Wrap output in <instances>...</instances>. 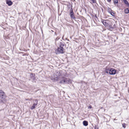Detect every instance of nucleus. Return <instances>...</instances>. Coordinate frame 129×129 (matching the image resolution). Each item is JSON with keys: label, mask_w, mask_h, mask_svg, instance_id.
<instances>
[{"label": "nucleus", "mask_w": 129, "mask_h": 129, "mask_svg": "<svg viewBox=\"0 0 129 129\" xmlns=\"http://www.w3.org/2000/svg\"><path fill=\"white\" fill-rule=\"evenodd\" d=\"M62 71H56L55 75H54L52 77L51 79L54 81H59V83L61 84L64 83V75L63 76L62 75Z\"/></svg>", "instance_id": "f257e3e1"}, {"label": "nucleus", "mask_w": 129, "mask_h": 129, "mask_svg": "<svg viewBox=\"0 0 129 129\" xmlns=\"http://www.w3.org/2000/svg\"><path fill=\"white\" fill-rule=\"evenodd\" d=\"M64 45L62 42H60V45L59 47H58L55 51L56 54L63 53H64L63 51V46Z\"/></svg>", "instance_id": "f03ea898"}, {"label": "nucleus", "mask_w": 129, "mask_h": 129, "mask_svg": "<svg viewBox=\"0 0 129 129\" xmlns=\"http://www.w3.org/2000/svg\"><path fill=\"white\" fill-rule=\"evenodd\" d=\"M6 96L4 92L2 90H0V99L4 102Z\"/></svg>", "instance_id": "7ed1b4c3"}, {"label": "nucleus", "mask_w": 129, "mask_h": 129, "mask_svg": "<svg viewBox=\"0 0 129 129\" xmlns=\"http://www.w3.org/2000/svg\"><path fill=\"white\" fill-rule=\"evenodd\" d=\"M116 70L113 69L111 68L110 69L109 74L111 75H115L116 73Z\"/></svg>", "instance_id": "20e7f679"}, {"label": "nucleus", "mask_w": 129, "mask_h": 129, "mask_svg": "<svg viewBox=\"0 0 129 129\" xmlns=\"http://www.w3.org/2000/svg\"><path fill=\"white\" fill-rule=\"evenodd\" d=\"M35 74L30 73V77L31 79H32L33 82L35 81L36 79L35 78Z\"/></svg>", "instance_id": "39448f33"}, {"label": "nucleus", "mask_w": 129, "mask_h": 129, "mask_svg": "<svg viewBox=\"0 0 129 129\" xmlns=\"http://www.w3.org/2000/svg\"><path fill=\"white\" fill-rule=\"evenodd\" d=\"M70 15L71 18L73 19H75V18L74 15V13L73 12V11L72 9L71 8L70 11Z\"/></svg>", "instance_id": "423d86ee"}, {"label": "nucleus", "mask_w": 129, "mask_h": 129, "mask_svg": "<svg viewBox=\"0 0 129 129\" xmlns=\"http://www.w3.org/2000/svg\"><path fill=\"white\" fill-rule=\"evenodd\" d=\"M109 21L108 20H103L102 21V23L105 26H106L108 25Z\"/></svg>", "instance_id": "0eeeda50"}, {"label": "nucleus", "mask_w": 129, "mask_h": 129, "mask_svg": "<svg viewBox=\"0 0 129 129\" xmlns=\"http://www.w3.org/2000/svg\"><path fill=\"white\" fill-rule=\"evenodd\" d=\"M6 3L9 6H11L13 3L10 0H6Z\"/></svg>", "instance_id": "6e6552de"}, {"label": "nucleus", "mask_w": 129, "mask_h": 129, "mask_svg": "<svg viewBox=\"0 0 129 129\" xmlns=\"http://www.w3.org/2000/svg\"><path fill=\"white\" fill-rule=\"evenodd\" d=\"M33 102L34 104H35L36 105H37L38 103V100L37 99H33Z\"/></svg>", "instance_id": "1a4fd4ad"}, {"label": "nucleus", "mask_w": 129, "mask_h": 129, "mask_svg": "<svg viewBox=\"0 0 129 129\" xmlns=\"http://www.w3.org/2000/svg\"><path fill=\"white\" fill-rule=\"evenodd\" d=\"M37 106V105H36L35 104H33L32 106L30 107V109L31 110H33L36 108L35 106Z\"/></svg>", "instance_id": "9d476101"}, {"label": "nucleus", "mask_w": 129, "mask_h": 129, "mask_svg": "<svg viewBox=\"0 0 129 129\" xmlns=\"http://www.w3.org/2000/svg\"><path fill=\"white\" fill-rule=\"evenodd\" d=\"M83 124L85 126H87L88 125V122L86 121H84L83 122Z\"/></svg>", "instance_id": "9b49d317"}, {"label": "nucleus", "mask_w": 129, "mask_h": 129, "mask_svg": "<svg viewBox=\"0 0 129 129\" xmlns=\"http://www.w3.org/2000/svg\"><path fill=\"white\" fill-rule=\"evenodd\" d=\"M66 82L69 83H72L71 81L70 80H67V79H65V82Z\"/></svg>", "instance_id": "f8f14e48"}, {"label": "nucleus", "mask_w": 129, "mask_h": 129, "mask_svg": "<svg viewBox=\"0 0 129 129\" xmlns=\"http://www.w3.org/2000/svg\"><path fill=\"white\" fill-rule=\"evenodd\" d=\"M110 69L108 68H106L105 70V72L107 73H109Z\"/></svg>", "instance_id": "ddd939ff"}, {"label": "nucleus", "mask_w": 129, "mask_h": 129, "mask_svg": "<svg viewBox=\"0 0 129 129\" xmlns=\"http://www.w3.org/2000/svg\"><path fill=\"white\" fill-rule=\"evenodd\" d=\"M125 13L127 14L129 13V10L128 9H126L125 10Z\"/></svg>", "instance_id": "4468645a"}, {"label": "nucleus", "mask_w": 129, "mask_h": 129, "mask_svg": "<svg viewBox=\"0 0 129 129\" xmlns=\"http://www.w3.org/2000/svg\"><path fill=\"white\" fill-rule=\"evenodd\" d=\"M110 13L112 16H114L115 15L114 13L113 12V11L111 12Z\"/></svg>", "instance_id": "2eb2a0df"}, {"label": "nucleus", "mask_w": 129, "mask_h": 129, "mask_svg": "<svg viewBox=\"0 0 129 129\" xmlns=\"http://www.w3.org/2000/svg\"><path fill=\"white\" fill-rule=\"evenodd\" d=\"M5 103V102L3 101V100L0 99V104H2V103Z\"/></svg>", "instance_id": "dca6fc26"}, {"label": "nucleus", "mask_w": 129, "mask_h": 129, "mask_svg": "<svg viewBox=\"0 0 129 129\" xmlns=\"http://www.w3.org/2000/svg\"><path fill=\"white\" fill-rule=\"evenodd\" d=\"M124 3L126 5H128V2L126 0H124Z\"/></svg>", "instance_id": "f3484780"}, {"label": "nucleus", "mask_w": 129, "mask_h": 129, "mask_svg": "<svg viewBox=\"0 0 129 129\" xmlns=\"http://www.w3.org/2000/svg\"><path fill=\"white\" fill-rule=\"evenodd\" d=\"M108 11L110 13L112 11L111 9L109 8H108Z\"/></svg>", "instance_id": "a211bd4d"}, {"label": "nucleus", "mask_w": 129, "mask_h": 129, "mask_svg": "<svg viewBox=\"0 0 129 129\" xmlns=\"http://www.w3.org/2000/svg\"><path fill=\"white\" fill-rule=\"evenodd\" d=\"M115 4H117L118 3V1L117 0H115L114 2Z\"/></svg>", "instance_id": "6ab92c4d"}, {"label": "nucleus", "mask_w": 129, "mask_h": 129, "mask_svg": "<svg viewBox=\"0 0 129 129\" xmlns=\"http://www.w3.org/2000/svg\"><path fill=\"white\" fill-rule=\"evenodd\" d=\"M122 126L123 127L125 128L126 127L125 123H123L122 124Z\"/></svg>", "instance_id": "aec40b11"}, {"label": "nucleus", "mask_w": 129, "mask_h": 129, "mask_svg": "<svg viewBox=\"0 0 129 129\" xmlns=\"http://www.w3.org/2000/svg\"><path fill=\"white\" fill-rule=\"evenodd\" d=\"M91 1L93 3H94L95 2V0H91Z\"/></svg>", "instance_id": "412c9836"}, {"label": "nucleus", "mask_w": 129, "mask_h": 129, "mask_svg": "<svg viewBox=\"0 0 129 129\" xmlns=\"http://www.w3.org/2000/svg\"><path fill=\"white\" fill-rule=\"evenodd\" d=\"M88 108L89 109H91L92 108V106H91L90 105L88 107Z\"/></svg>", "instance_id": "4be33fe9"}, {"label": "nucleus", "mask_w": 129, "mask_h": 129, "mask_svg": "<svg viewBox=\"0 0 129 129\" xmlns=\"http://www.w3.org/2000/svg\"><path fill=\"white\" fill-rule=\"evenodd\" d=\"M59 39V38H56L55 40H56H56H58Z\"/></svg>", "instance_id": "5701e85b"}, {"label": "nucleus", "mask_w": 129, "mask_h": 129, "mask_svg": "<svg viewBox=\"0 0 129 129\" xmlns=\"http://www.w3.org/2000/svg\"><path fill=\"white\" fill-rule=\"evenodd\" d=\"M62 39L63 40H64V36H63L62 37Z\"/></svg>", "instance_id": "b1692460"}, {"label": "nucleus", "mask_w": 129, "mask_h": 129, "mask_svg": "<svg viewBox=\"0 0 129 129\" xmlns=\"http://www.w3.org/2000/svg\"><path fill=\"white\" fill-rule=\"evenodd\" d=\"M107 1L108 2H110L111 1V0H107Z\"/></svg>", "instance_id": "393cba45"}, {"label": "nucleus", "mask_w": 129, "mask_h": 129, "mask_svg": "<svg viewBox=\"0 0 129 129\" xmlns=\"http://www.w3.org/2000/svg\"><path fill=\"white\" fill-rule=\"evenodd\" d=\"M70 6V7H71V6L70 5V6Z\"/></svg>", "instance_id": "a878e982"}, {"label": "nucleus", "mask_w": 129, "mask_h": 129, "mask_svg": "<svg viewBox=\"0 0 129 129\" xmlns=\"http://www.w3.org/2000/svg\"><path fill=\"white\" fill-rule=\"evenodd\" d=\"M26 100H27L28 99H26Z\"/></svg>", "instance_id": "bb28decb"}]
</instances>
